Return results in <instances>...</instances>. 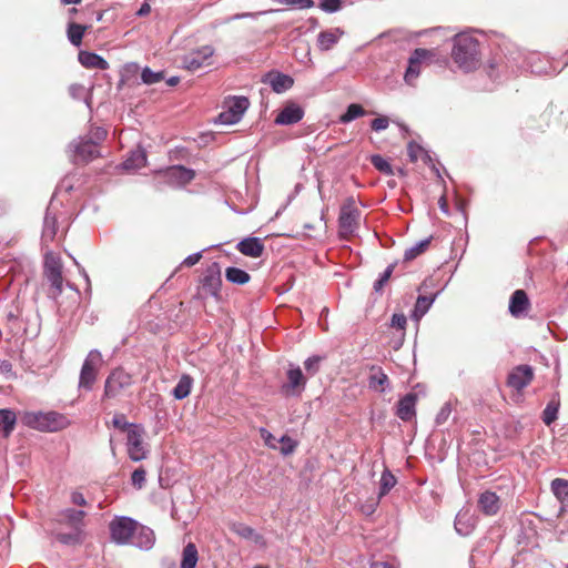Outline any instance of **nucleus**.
I'll return each instance as SVG.
<instances>
[{
    "label": "nucleus",
    "instance_id": "obj_1",
    "mask_svg": "<svg viewBox=\"0 0 568 568\" xmlns=\"http://www.w3.org/2000/svg\"><path fill=\"white\" fill-rule=\"evenodd\" d=\"M452 59L465 72H470L480 65L481 53L479 41L467 34L459 33L454 38Z\"/></svg>",
    "mask_w": 568,
    "mask_h": 568
},
{
    "label": "nucleus",
    "instance_id": "obj_2",
    "mask_svg": "<svg viewBox=\"0 0 568 568\" xmlns=\"http://www.w3.org/2000/svg\"><path fill=\"white\" fill-rule=\"evenodd\" d=\"M22 422L28 427L40 432H59L70 425L69 418L57 412L48 413H27Z\"/></svg>",
    "mask_w": 568,
    "mask_h": 568
},
{
    "label": "nucleus",
    "instance_id": "obj_3",
    "mask_svg": "<svg viewBox=\"0 0 568 568\" xmlns=\"http://www.w3.org/2000/svg\"><path fill=\"white\" fill-rule=\"evenodd\" d=\"M361 211L356 206L353 197H347L341 206L338 217V232L339 236L344 240H349L355 235L359 226Z\"/></svg>",
    "mask_w": 568,
    "mask_h": 568
},
{
    "label": "nucleus",
    "instance_id": "obj_4",
    "mask_svg": "<svg viewBox=\"0 0 568 568\" xmlns=\"http://www.w3.org/2000/svg\"><path fill=\"white\" fill-rule=\"evenodd\" d=\"M133 384L132 376L123 368H114L105 379L102 399H116L124 396Z\"/></svg>",
    "mask_w": 568,
    "mask_h": 568
},
{
    "label": "nucleus",
    "instance_id": "obj_5",
    "mask_svg": "<svg viewBox=\"0 0 568 568\" xmlns=\"http://www.w3.org/2000/svg\"><path fill=\"white\" fill-rule=\"evenodd\" d=\"M63 264L61 257L49 252L44 256V277L50 283L49 296L57 298L63 290Z\"/></svg>",
    "mask_w": 568,
    "mask_h": 568
},
{
    "label": "nucleus",
    "instance_id": "obj_6",
    "mask_svg": "<svg viewBox=\"0 0 568 568\" xmlns=\"http://www.w3.org/2000/svg\"><path fill=\"white\" fill-rule=\"evenodd\" d=\"M222 287V272L219 263L214 262L209 265L200 278L199 297L205 298L207 296L214 297L216 301L221 300Z\"/></svg>",
    "mask_w": 568,
    "mask_h": 568
},
{
    "label": "nucleus",
    "instance_id": "obj_7",
    "mask_svg": "<svg viewBox=\"0 0 568 568\" xmlns=\"http://www.w3.org/2000/svg\"><path fill=\"white\" fill-rule=\"evenodd\" d=\"M72 162L78 165H85L101 156L97 141L92 139L81 138L71 144Z\"/></svg>",
    "mask_w": 568,
    "mask_h": 568
},
{
    "label": "nucleus",
    "instance_id": "obj_8",
    "mask_svg": "<svg viewBox=\"0 0 568 568\" xmlns=\"http://www.w3.org/2000/svg\"><path fill=\"white\" fill-rule=\"evenodd\" d=\"M101 354L98 351H91L88 354L80 372L79 388L85 390L92 389L98 377V372L101 366Z\"/></svg>",
    "mask_w": 568,
    "mask_h": 568
},
{
    "label": "nucleus",
    "instance_id": "obj_9",
    "mask_svg": "<svg viewBox=\"0 0 568 568\" xmlns=\"http://www.w3.org/2000/svg\"><path fill=\"white\" fill-rule=\"evenodd\" d=\"M248 106L247 98L232 97L225 101V110L219 114V121L222 124H235L242 119Z\"/></svg>",
    "mask_w": 568,
    "mask_h": 568
},
{
    "label": "nucleus",
    "instance_id": "obj_10",
    "mask_svg": "<svg viewBox=\"0 0 568 568\" xmlns=\"http://www.w3.org/2000/svg\"><path fill=\"white\" fill-rule=\"evenodd\" d=\"M143 437L144 430L139 425H133L126 434L128 455L133 462L146 458L148 449Z\"/></svg>",
    "mask_w": 568,
    "mask_h": 568
},
{
    "label": "nucleus",
    "instance_id": "obj_11",
    "mask_svg": "<svg viewBox=\"0 0 568 568\" xmlns=\"http://www.w3.org/2000/svg\"><path fill=\"white\" fill-rule=\"evenodd\" d=\"M138 523L129 517H116L110 523L111 538L114 542L125 545L130 541Z\"/></svg>",
    "mask_w": 568,
    "mask_h": 568
},
{
    "label": "nucleus",
    "instance_id": "obj_12",
    "mask_svg": "<svg viewBox=\"0 0 568 568\" xmlns=\"http://www.w3.org/2000/svg\"><path fill=\"white\" fill-rule=\"evenodd\" d=\"M214 48L211 45H203L195 50L190 51L182 58V65L184 69L194 72L203 67L212 64V57Z\"/></svg>",
    "mask_w": 568,
    "mask_h": 568
},
{
    "label": "nucleus",
    "instance_id": "obj_13",
    "mask_svg": "<svg viewBox=\"0 0 568 568\" xmlns=\"http://www.w3.org/2000/svg\"><path fill=\"white\" fill-rule=\"evenodd\" d=\"M434 55L432 50L423 48L415 49L408 59V67L404 74L405 82L409 85H414L415 80L420 74L423 63L432 60Z\"/></svg>",
    "mask_w": 568,
    "mask_h": 568
},
{
    "label": "nucleus",
    "instance_id": "obj_14",
    "mask_svg": "<svg viewBox=\"0 0 568 568\" xmlns=\"http://www.w3.org/2000/svg\"><path fill=\"white\" fill-rule=\"evenodd\" d=\"M534 368L529 365H518L514 367L508 376L506 384L517 393H521L534 379Z\"/></svg>",
    "mask_w": 568,
    "mask_h": 568
},
{
    "label": "nucleus",
    "instance_id": "obj_15",
    "mask_svg": "<svg viewBox=\"0 0 568 568\" xmlns=\"http://www.w3.org/2000/svg\"><path fill=\"white\" fill-rule=\"evenodd\" d=\"M162 179L171 185H185L195 178V172L183 165H173L160 172Z\"/></svg>",
    "mask_w": 568,
    "mask_h": 568
},
{
    "label": "nucleus",
    "instance_id": "obj_16",
    "mask_svg": "<svg viewBox=\"0 0 568 568\" xmlns=\"http://www.w3.org/2000/svg\"><path fill=\"white\" fill-rule=\"evenodd\" d=\"M417 400L418 395L416 393L406 394L397 402L395 415L403 422L415 420Z\"/></svg>",
    "mask_w": 568,
    "mask_h": 568
},
{
    "label": "nucleus",
    "instance_id": "obj_17",
    "mask_svg": "<svg viewBox=\"0 0 568 568\" xmlns=\"http://www.w3.org/2000/svg\"><path fill=\"white\" fill-rule=\"evenodd\" d=\"M304 116V110L295 102H287L275 118L280 125H291L300 122Z\"/></svg>",
    "mask_w": 568,
    "mask_h": 568
},
{
    "label": "nucleus",
    "instance_id": "obj_18",
    "mask_svg": "<svg viewBox=\"0 0 568 568\" xmlns=\"http://www.w3.org/2000/svg\"><path fill=\"white\" fill-rule=\"evenodd\" d=\"M530 310V301L524 290H516L509 300V312L514 317H521Z\"/></svg>",
    "mask_w": 568,
    "mask_h": 568
},
{
    "label": "nucleus",
    "instance_id": "obj_19",
    "mask_svg": "<svg viewBox=\"0 0 568 568\" xmlns=\"http://www.w3.org/2000/svg\"><path fill=\"white\" fill-rule=\"evenodd\" d=\"M85 515L87 514L83 510H75V509L69 508V509L61 511L58 515L57 521L59 523V525H65L72 530H74V529L83 530V527H84L83 519H84Z\"/></svg>",
    "mask_w": 568,
    "mask_h": 568
},
{
    "label": "nucleus",
    "instance_id": "obj_20",
    "mask_svg": "<svg viewBox=\"0 0 568 568\" xmlns=\"http://www.w3.org/2000/svg\"><path fill=\"white\" fill-rule=\"evenodd\" d=\"M236 250L245 256L256 258L263 255L265 246L258 237H246L237 243Z\"/></svg>",
    "mask_w": 568,
    "mask_h": 568
},
{
    "label": "nucleus",
    "instance_id": "obj_21",
    "mask_svg": "<svg viewBox=\"0 0 568 568\" xmlns=\"http://www.w3.org/2000/svg\"><path fill=\"white\" fill-rule=\"evenodd\" d=\"M262 82L270 84L276 93H282L291 89L294 84V80L290 75L280 72H268L263 78Z\"/></svg>",
    "mask_w": 568,
    "mask_h": 568
},
{
    "label": "nucleus",
    "instance_id": "obj_22",
    "mask_svg": "<svg viewBox=\"0 0 568 568\" xmlns=\"http://www.w3.org/2000/svg\"><path fill=\"white\" fill-rule=\"evenodd\" d=\"M478 508L486 516H494L500 509V499L496 493L486 490L478 498Z\"/></svg>",
    "mask_w": 568,
    "mask_h": 568
},
{
    "label": "nucleus",
    "instance_id": "obj_23",
    "mask_svg": "<svg viewBox=\"0 0 568 568\" xmlns=\"http://www.w3.org/2000/svg\"><path fill=\"white\" fill-rule=\"evenodd\" d=\"M79 62L85 69H98V70H108L109 62L103 59L101 55L90 52V51H80L78 54Z\"/></svg>",
    "mask_w": 568,
    "mask_h": 568
},
{
    "label": "nucleus",
    "instance_id": "obj_24",
    "mask_svg": "<svg viewBox=\"0 0 568 568\" xmlns=\"http://www.w3.org/2000/svg\"><path fill=\"white\" fill-rule=\"evenodd\" d=\"M369 373V388L378 393H383L385 390L386 385L388 384V376L384 373L382 367L375 365L371 366Z\"/></svg>",
    "mask_w": 568,
    "mask_h": 568
},
{
    "label": "nucleus",
    "instance_id": "obj_25",
    "mask_svg": "<svg viewBox=\"0 0 568 568\" xmlns=\"http://www.w3.org/2000/svg\"><path fill=\"white\" fill-rule=\"evenodd\" d=\"M344 34L341 29L322 31L317 37V47L321 51L331 50Z\"/></svg>",
    "mask_w": 568,
    "mask_h": 568
},
{
    "label": "nucleus",
    "instance_id": "obj_26",
    "mask_svg": "<svg viewBox=\"0 0 568 568\" xmlns=\"http://www.w3.org/2000/svg\"><path fill=\"white\" fill-rule=\"evenodd\" d=\"M287 379L288 383L283 386V390L286 394L295 393L296 389L300 393L304 388L306 383V379L300 367L290 369L287 372Z\"/></svg>",
    "mask_w": 568,
    "mask_h": 568
},
{
    "label": "nucleus",
    "instance_id": "obj_27",
    "mask_svg": "<svg viewBox=\"0 0 568 568\" xmlns=\"http://www.w3.org/2000/svg\"><path fill=\"white\" fill-rule=\"evenodd\" d=\"M551 490L558 501L560 503V511L568 509V480L562 478H555L551 481Z\"/></svg>",
    "mask_w": 568,
    "mask_h": 568
},
{
    "label": "nucleus",
    "instance_id": "obj_28",
    "mask_svg": "<svg viewBox=\"0 0 568 568\" xmlns=\"http://www.w3.org/2000/svg\"><path fill=\"white\" fill-rule=\"evenodd\" d=\"M54 538L57 541L63 545L74 546L79 545L83 541L84 531L80 529H70L69 532H64L60 529H55L53 531Z\"/></svg>",
    "mask_w": 568,
    "mask_h": 568
},
{
    "label": "nucleus",
    "instance_id": "obj_29",
    "mask_svg": "<svg viewBox=\"0 0 568 568\" xmlns=\"http://www.w3.org/2000/svg\"><path fill=\"white\" fill-rule=\"evenodd\" d=\"M146 164V153L142 149L133 150L123 162V169L126 171L138 170Z\"/></svg>",
    "mask_w": 568,
    "mask_h": 568
},
{
    "label": "nucleus",
    "instance_id": "obj_30",
    "mask_svg": "<svg viewBox=\"0 0 568 568\" xmlns=\"http://www.w3.org/2000/svg\"><path fill=\"white\" fill-rule=\"evenodd\" d=\"M199 561L197 548L193 542H189L182 552L181 568H195Z\"/></svg>",
    "mask_w": 568,
    "mask_h": 568
},
{
    "label": "nucleus",
    "instance_id": "obj_31",
    "mask_svg": "<svg viewBox=\"0 0 568 568\" xmlns=\"http://www.w3.org/2000/svg\"><path fill=\"white\" fill-rule=\"evenodd\" d=\"M559 407L560 398L558 395H554L542 412V422L547 426L551 425L557 419Z\"/></svg>",
    "mask_w": 568,
    "mask_h": 568
},
{
    "label": "nucleus",
    "instance_id": "obj_32",
    "mask_svg": "<svg viewBox=\"0 0 568 568\" xmlns=\"http://www.w3.org/2000/svg\"><path fill=\"white\" fill-rule=\"evenodd\" d=\"M16 414L10 409H0V430L3 433L4 437H8L16 425Z\"/></svg>",
    "mask_w": 568,
    "mask_h": 568
},
{
    "label": "nucleus",
    "instance_id": "obj_33",
    "mask_svg": "<svg viewBox=\"0 0 568 568\" xmlns=\"http://www.w3.org/2000/svg\"><path fill=\"white\" fill-rule=\"evenodd\" d=\"M225 277L232 284L244 285L250 282L251 276L247 272L239 267H227L225 270Z\"/></svg>",
    "mask_w": 568,
    "mask_h": 568
},
{
    "label": "nucleus",
    "instance_id": "obj_34",
    "mask_svg": "<svg viewBox=\"0 0 568 568\" xmlns=\"http://www.w3.org/2000/svg\"><path fill=\"white\" fill-rule=\"evenodd\" d=\"M193 378L190 375H182L172 394L176 399H183L191 393Z\"/></svg>",
    "mask_w": 568,
    "mask_h": 568
},
{
    "label": "nucleus",
    "instance_id": "obj_35",
    "mask_svg": "<svg viewBox=\"0 0 568 568\" xmlns=\"http://www.w3.org/2000/svg\"><path fill=\"white\" fill-rule=\"evenodd\" d=\"M87 29H88V27L83 26V24H79L75 22L69 23L68 38H69L70 42L73 45L79 47L82 43V39H83V36H84Z\"/></svg>",
    "mask_w": 568,
    "mask_h": 568
},
{
    "label": "nucleus",
    "instance_id": "obj_36",
    "mask_svg": "<svg viewBox=\"0 0 568 568\" xmlns=\"http://www.w3.org/2000/svg\"><path fill=\"white\" fill-rule=\"evenodd\" d=\"M365 114V110L361 104L353 103L349 104L346 112L341 115L339 121L342 123H348L359 116Z\"/></svg>",
    "mask_w": 568,
    "mask_h": 568
},
{
    "label": "nucleus",
    "instance_id": "obj_37",
    "mask_svg": "<svg viewBox=\"0 0 568 568\" xmlns=\"http://www.w3.org/2000/svg\"><path fill=\"white\" fill-rule=\"evenodd\" d=\"M371 163L381 173H383L385 175H394V171H393L390 163L386 159H384L382 155H379V154L372 155Z\"/></svg>",
    "mask_w": 568,
    "mask_h": 568
},
{
    "label": "nucleus",
    "instance_id": "obj_38",
    "mask_svg": "<svg viewBox=\"0 0 568 568\" xmlns=\"http://www.w3.org/2000/svg\"><path fill=\"white\" fill-rule=\"evenodd\" d=\"M433 302L434 297L418 296L414 308V316L416 317V320H419L422 316L426 314Z\"/></svg>",
    "mask_w": 568,
    "mask_h": 568
},
{
    "label": "nucleus",
    "instance_id": "obj_39",
    "mask_svg": "<svg viewBox=\"0 0 568 568\" xmlns=\"http://www.w3.org/2000/svg\"><path fill=\"white\" fill-rule=\"evenodd\" d=\"M430 240H423L416 245L405 251L404 260L412 261L416 258L418 255L423 254L429 246Z\"/></svg>",
    "mask_w": 568,
    "mask_h": 568
},
{
    "label": "nucleus",
    "instance_id": "obj_40",
    "mask_svg": "<svg viewBox=\"0 0 568 568\" xmlns=\"http://www.w3.org/2000/svg\"><path fill=\"white\" fill-rule=\"evenodd\" d=\"M395 484V476L389 470L383 471L381 477L379 497L387 495Z\"/></svg>",
    "mask_w": 568,
    "mask_h": 568
},
{
    "label": "nucleus",
    "instance_id": "obj_41",
    "mask_svg": "<svg viewBox=\"0 0 568 568\" xmlns=\"http://www.w3.org/2000/svg\"><path fill=\"white\" fill-rule=\"evenodd\" d=\"M164 77V73L153 72L150 68H144L141 73V79L145 84H154L160 82Z\"/></svg>",
    "mask_w": 568,
    "mask_h": 568
},
{
    "label": "nucleus",
    "instance_id": "obj_42",
    "mask_svg": "<svg viewBox=\"0 0 568 568\" xmlns=\"http://www.w3.org/2000/svg\"><path fill=\"white\" fill-rule=\"evenodd\" d=\"M134 424L132 423H129L126 420V417L124 414H115L113 419H112V426L114 428H118L122 432H125L128 434V432L130 430V428L133 426Z\"/></svg>",
    "mask_w": 568,
    "mask_h": 568
},
{
    "label": "nucleus",
    "instance_id": "obj_43",
    "mask_svg": "<svg viewBox=\"0 0 568 568\" xmlns=\"http://www.w3.org/2000/svg\"><path fill=\"white\" fill-rule=\"evenodd\" d=\"M145 476H146V473H145L144 468H142V467L136 468L131 475L132 485L138 489L143 488V486L145 485V481H146Z\"/></svg>",
    "mask_w": 568,
    "mask_h": 568
},
{
    "label": "nucleus",
    "instance_id": "obj_44",
    "mask_svg": "<svg viewBox=\"0 0 568 568\" xmlns=\"http://www.w3.org/2000/svg\"><path fill=\"white\" fill-rule=\"evenodd\" d=\"M235 531L239 536L245 539H254L256 542L260 541V539H262L261 535L255 534V530L246 525H240Z\"/></svg>",
    "mask_w": 568,
    "mask_h": 568
},
{
    "label": "nucleus",
    "instance_id": "obj_45",
    "mask_svg": "<svg viewBox=\"0 0 568 568\" xmlns=\"http://www.w3.org/2000/svg\"><path fill=\"white\" fill-rule=\"evenodd\" d=\"M394 268H395V264L388 265L387 268L384 271V273L381 275V277L375 282L374 290L376 292L382 291L384 285L389 281V278L394 272Z\"/></svg>",
    "mask_w": 568,
    "mask_h": 568
},
{
    "label": "nucleus",
    "instance_id": "obj_46",
    "mask_svg": "<svg viewBox=\"0 0 568 568\" xmlns=\"http://www.w3.org/2000/svg\"><path fill=\"white\" fill-rule=\"evenodd\" d=\"M280 442L283 444L281 448L283 455L292 454L297 446V443L287 435L282 436Z\"/></svg>",
    "mask_w": 568,
    "mask_h": 568
},
{
    "label": "nucleus",
    "instance_id": "obj_47",
    "mask_svg": "<svg viewBox=\"0 0 568 568\" xmlns=\"http://www.w3.org/2000/svg\"><path fill=\"white\" fill-rule=\"evenodd\" d=\"M281 4L297 7L300 9H310L314 7L313 0H276Z\"/></svg>",
    "mask_w": 568,
    "mask_h": 568
},
{
    "label": "nucleus",
    "instance_id": "obj_48",
    "mask_svg": "<svg viewBox=\"0 0 568 568\" xmlns=\"http://www.w3.org/2000/svg\"><path fill=\"white\" fill-rule=\"evenodd\" d=\"M341 0H322L320 3V8L326 12H336L341 9Z\"/></svg>",
    "mask_w": 568,
    "mask_h": 568
},
{
    "label": "nucleus",
    "instance_id": "obj_49",
    "mask_svg": "<svg viewBox=\"0 0 568 568\" xmlns=\"http://www.w3.org/2000/svg\"><path fill=\"white\" fill-rule=\"evenodd\" d=\"M388 125H389V119L384 115L374 119L371 123V128L376 132L386 130L388 128Z\"/></svg>",
    "mask_w": 568,
    "mask_h": 568
},
{
    "label": "nucleus",
    "instance_id": "obj_50",
    "mask_svg": "<svg viewBox=\"0 0 568 568\" xmlns=\"http://www.w3.org/2000/svg\"><path fill=\"white\" fill-rule=\"evenodd\" d=\"M423 149L415 142H409L407 145V154L412 162H416L419 155L423 153Z\"/></svg>",
    "mask_w": 568,
    "mask_h": 568
},
{
    "label": "nucleus",
    "instance_id": "obj_51",
    "mask_svg": "<svg viewBox=\"0 0 568 568\" xmlns=\"http://www.w3.org/2000/svg\"><path fill=\"white\" fill-rule=\"evenodd\" d=\"M320 362H321V357H320V356H313V357L307 358V359L304 362L305 369H306L311 375L316 374V373H317V371H318Z\"/></svg>",
    "mask_w": 568,
    "mask_h": 568
},
{
    "label": "nucleus",
    "instance_id": "obj_52",
    "mask_svg": "<svg viewBox=\"0 0 568 568\" xmlns=\"http://www.w3.org/2000/svg\"><path fill=\"white\" fill-rule=\"evenodd\" d=\"M406 317L403 314H394L392 317V326L398 329H404L406 326Z\"/></svg>",
    "mask_w": 568,
    "mask_h": 568
},
{
    "label": "nucleus",
    "instance_id": "obj_53",
    "mask_svg": "<svg viewBox=\"0 0 568 568\" xmlns=\"http://www.w3.org/2000/svg\"><path fill=\"white\" fill-rule=\"evenodd\" d=\"M260 434L261 437L264 439L266 446L273 449L276 448L275 444L273 443L275 438L268 430H266L265 428H261Z\"/></svg>",
    "mask_w": 568,
    "mask_h": 568
},
{
    "label": "nucleus",
    "instance_id": "obj_54",
    "mask_svg": "<svg viewBox=\"0 0 568 568\" xmlns=\"http://www.w3.org/2000/svg\"><path fill=\"white\" fill-rule=\"evenodd\" d=\"M202 258V254L201 253H195V254H192V255H189L183 262H182V265L184 266H187V267H191L193 265H195L196 263H199V261Z\"/></svg>",
    "mask_w": 568,
    "mask_h": 568
},
{
    "label": "nucleus",
    "instance_id": "obj_55",
    "mask_svg": "<svg viewBox=\"0 0 568 568\" xmlns=\"http://www.w3.org/2000/svg\"><path fill=\"white\" fill-rule=\"evenodd\" d=\"M71 501L78 506H87V500L84 496L79 491H73L71 494Z\"/></svg>",
    "mask_w": 568,
    "mask_h": 568
},
{
    "label": "nucleus",
    "instance_id": "obj_56",
    "mask_svg": "<svg viewBox=\"0 0 568 568\" xmlns=\"http://www.w3.org/2000/svg\"><path fill=\"white\" fill-rule=\"evenodd\" d=\"M438 205H439V209L443 211V213H445L446 215L449 214V211H448V202H447V199L445 195H442L438 200Z\"/></svg>",
    "mask_w": 568,
    "mask_h": 568
},
{
    "label": "nucleus",
    "instance_id": "obj_57",
    "mask_svg": "<svg viewBox=\"0 0 568 568\" xmlns=\"http://www.w3.org/2000/svg\"><path fill=\"white\" fill-rule=\"evenodd\" d=\"M371 568H397L393 564L387 561H373L371 564Z\"/></svg>",
    "mask_w": 568,
    "mask_h": 568
},
{
    "label": "nucleus",
    "instance_id": "obj_58",
    "mask_svg": "<svg viewBox=\"0 0 568 568\" xmlns=\"http://www.w3.org/2000/svg\"><path fill=\"white\" fill-rule=\"evenodd\" d=\"M106 136V131L102 128H97L94 132V138L97 141H103Z\"/></svg>",
    "mask_w": 568,
    "mask_h": 568
},
{
    "label": "nucleus",
    "instance_id": "obj_59",
    "mask_svg": "<svg viewBox=\"0 0 568 568\" xmlns=\"http://www.w3.org/2000/svg\"><path fill=\"white\" fill-rule=\"evenodd\" d=\"M151 12V7L149 3L144 2L138 11V16H146Z\"/></svg>",
    "mask_w": 568,
    "mask_h": 568
},
{
    "label": "nucleus",
    "instance_id": "obj_60",
    "mask_svg": "<svg viewBox=\"0 0 568 568\" xmlns=\"http://www.w3.org/2000/svg\"><path fill=\"white\" fill-rule=\"evenodd\" d=\"M180 82V78L179 77H171L166 83L170 85V87H174L178 83Z\"/></svg>",
    "mask_w": 568,
    "mask_h": 568
},
{
    "label": "nucleus",
    "instance_id": "obj_61",
    "mask_svg": "<svg viewBox=\"0 0 568 568\" xmlns=\"http://www.w3.org/2000/svg\"><path fill=\"white\" fill-rule=\"evenodd\" d=\"M62 4H79L82 0H60Z\"/></svg>",
    "mask_w": 568,
    "mask_h": 568
},
{
    "label": "nucleus",
    "instance_id": "obj_62",
    "mask_svg": "<svg viewBox=\"0 0 568 568\" xmlns=\"http://www.w3.org/2000/svg\"><path fill=\"white\" fill-rule=\"evenodd\" d=\"M254 568H268L267 566L256 565Z\"/></svg>",
    "mask_w": 568,
    "mask_h": 568
},
{
    "label": "nucleus",
    "instance_id": "obj_63",
    "mask_svg": "<svg viewBox=\"0 0 568 568\" xmlns=\"http://www.w3.org/2000/svg\"><path fill=\"white\" fill-rule=\"evenodd\" d=\"M75 12H77L75 8L70 9V13H75Z\"/></svg>",
    "mask_w": 568,
    "mask_h": 568
}]
</instances>
